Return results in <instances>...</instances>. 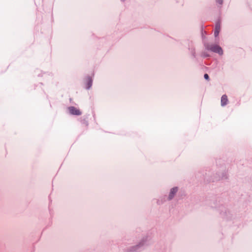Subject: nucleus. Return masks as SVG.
I'll return each instance as SVG.
<instances>
[{"mask_svg":"<svg viewBox=\"0 0 252 252\" xmlns=\"http://www.w3.org/2000/svg\"><path fill=\"white\" fill-rule=\"evenodd\" d=\"M204 77V78L207 80H208L209 79V75L207 74H205Z\"/></svg>","mask_w":252,"mask_h":252,"instance_id":"obj_7","label":"nucleus"},{"mask_svg":"<svg viewBox=\"0 0 252 252\" xmlns=\"http://www.w3.org/2000/svg\"><path fill=\"white\" fill-rule=\"evenodd\" d=\"M218 2L220 4H221L222 2V0H218Z\"/></svg>","mask_w":252,"mask_h":252,"instance_id":"obj_8","label":"nucleus"},{"mask_svg":"<svg viewBox=\"0 0 252 252\" xmlns=\"http://www.w3.org/2000/svg\"><path fill=\"white\" fill-rule=\"evenodd\" d=\"M220 29V25L219 22L217 23L215 26V29L214 31V35L215 37H217L219 33Z\"/></svg>","mask_w":252,"mask_h":252,"instance_id":"obj_4","label":"nucleus"},{"mask_svg":"<svg viewBox=\"0 0 252 252\" xmlns=\"http://www.w3.org/2000/svg\"><path fill=\"white\" fill-rule=\"evenodd\" d=\"M228 100L226 94H223L221 98V105L224 106L228 103Z\"/></svg>","mask_w":252,"mask_h":252,"instance_id":"obj_3","label":"nucleus"},{"mask_svg":"<svg viewBox=\"0 0 252 252\" xmlns=\"http://www.w3.org/2000/svg\"><path fill=\"white\" fill-rule=\"evenodd\" d=\"M208 50H211L214 52L217 53L220 55H222L223 51L221 47L217 45H210L206 47Z\"/></svg>","mask_w":252,"mask_h":252,"instance_id":"obj_1","label":"nucleus"},{"mask_svg":"<svg viewBox=\"0 0 252 252\" xmlns=\"http://www.w3.org/2000/svg\"><path fill=\"white\" fill-rule=\"evenodd\" d=\"M68 109L69 113L72 115H80L82 114L80 110L78 109L74 106L69 107Z\"/></svg>","mask_w":252,"mask_h":252,"instance_id":"obj_2","label":"nucleus"},{"mask_svg":"<svg viewBox=\"0 0 252 252\" xmlns=\"http://www.w3.org/2000/svg\"><path fill=\"white\" fill-rule=\"evenodd\" d=\"M92 81L91 79L89 78L88 79V86L87 87V89H90V88L92 86Z\"/></svg>","mask_w":252,"mask_h":252,"instance_id":"obj_6","label":"nucleus"},{"mask_svg":"<svg viewBox=\"0 0 252 252\" xmlns=\"http://www.w3.org/2000/svg\"><path fill=\"white\" fill-rule=\"evenodd\" d=\"M177 191H178L177 188H174L171 189V191H170V194L169 195V198L170 199H172L174 197V195L177 192Z\"/></svg>","mask_w":252,"mask_h":252,"instance_id":"obj_5","label":"nucleus"}]
</instances>
